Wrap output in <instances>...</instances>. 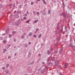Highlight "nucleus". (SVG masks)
Masks as SVG:
<instances>
[{"mask_svg": "<svg viewBox=\"0 0 75 75\" xmlns=\"http://www.w3.org/2000/svg\"><path fill=\"white\" fill-rule=\"evenodd\" d=\"M21 23V22L20 21H18L16 24V26L20 24Z\"/></svg>", "mask_w": 75, "mask_h": 75, "instance_id": "1", "label": "nucleus"}, {"mask_svg": "<svg viewBox=\"0 0 75 75\" xmlns=\"http://www.w3.org/2000/svg\"><path fill=\"white\" fill-rule=\"evenodd\" d=\"M69 64L68 63H65L64 68H67V67H68V66Z\"/></svg>", "mask_w": 75, "mask_h": 75, "instance_id": "2", "label": "nucleus"}, {"mask_svg": "<svg viewBox=\"0 0 75 75\" xmlns=\"http://www.w3.org/2000/svg\"><path fill=\"white\" fill-rule=\"evenodd\" d=\"M42 1H43L45 4H47V3H46V2H45V0H42Z\"/></svg>", "mask_w": 75, "mask_h": 75, "instance_id": "3", "label": "nucleus"}, {"mask_svg": "<svg viewBox=\"0 0 75 75\" xmlns=\"http://www.w3.org/2000/svg\"><path fill=\"white\" fill-rule=\"evenodd\" d=\"M62 48L61 50L60 51V54H62Z\"/></svg>", "mask_w": 75, "mask_h": 75, "instance_id": "4", "label": "nucleus"}, {"mask_svg": "<svg viewBox=\"0 0 75 75\" xmlns=\"http://www.w3.org/2000/svg\"><path fill=\"white\" fill-rule=\"evenodd\" d=\"M62 14L64 17H65V14L64 13H62Z\"/></svg>", "mask_w": 75, "mask_h": 75, "instance_id": "5", "label": "nucleus"}, {"mask_svg": "<svg viewBox=\"0 0 75 75\" xmlns=\"http://www.w3.org/2000/svg\"><path fill=\"white\" fill-rule=\"evenodd\" d=\"M42 36V35H41V34H40L39 35H38V38H41V37Z\"/></svg>", "mask_w": 75, "mask_h": 75, "instance_id": "6", "label": "nucleus"}, {"mask_svg": "<svg viewBox=\"0 0 75 75\" xmlns=\"http://www.w3.org/2000/svg\"><path fill=\"white\" fill-rule=\"evenodd\" d=\"M5 72H6V74H8V70H5Z\"/></svg>", "mask_w": 75, "mask_h": 75, "instance_id": "7", "label": "nucleus"}, {"mask_svg": "<svg viewBox=\"0 0 75 75\" xmlns=\"http://www.w3.org/2000/svg\"><path fill=\"white\" fill-rule=\"evenodd\" d=\"M32 35V33H29V36H31Z\"/></svg>", "mask_w": 75, "mask_h": 75, "instance_id": "8", "label": "nucleus"}, {"mask_svg": "<svg viewBox=\"0 0 75 75\" xmlns=\"http://www.w3.org/2000/svg\"><path fill=\"white\" fill-rule=\"evenodd\" d=\"M51 53V52H50L48 51L47 52V54L48 55H49V54H50Z\"/></svg>", "mask_w": 75, "mask_h": 75, "instance_id": "9", "label": "nucleus"}, {"mask_svg": "<svg viewBox=\"0 0 75 75\" xmlns=\"http://www.w3.org/2000/svg\"><path fill=\"white\" fill-rule=\"evenodd\" d=\"M37 22H38V20H36L35 21L34 23H36Z\"/></svg>", "mask_w": 75, "mask_h": 75, "instance_id": "10", "label": "nucleus"}, {"mask_svg": "<svg viewBox=\"0 0 75 75\" xmlns=\"http://www.w3.org/2000/svg\"><path fill=\"white\" fill-rule=\"evenodd\" d=\"M54 59H55V58H54V57H53L52 59V60L53 61H54Z\"/></svg>", "mask_w": 75, "mask_h": 75, "instance_id": "11", "label": "nucleus"}, {"mask_svg": "<svg viewBox=\"0 0 75 75\" xmlns=\"http://www.w3.org/2000/svg\"><path fill=\"white\" fill-rule=\"evenodd\" d=\"M23 20H27V18H26V17H23Z\"/></svg>", "mask_w": 75, "mask_h": 75, "instance_id": "12", "label": "nucleus"}, {"mask_svg": "<svg viewBox=\"0 0 75 75\" xmlns=\"http://www.w3.org/2000/svg\"><path fill=\"white\" fill-rule=\"evenodd\" d=\"M24 38V36L23 35H22V36L21 37V38Z\"/></svg>", "mask_w": 75, "mask_h": 75, "instance_id": "13", "label": "nucleus"}, {"mask_svg": "<svg viewBox=\"0 0 75 75\" xmlns=\"http://www.w3.org/2000/svg\"><path fill=\"white\" fill-rule=\"evenodd\" d=\"M29 21H30V20H28V21H26V23H29Z\"/></svg>", "mask_w": 75, "mask_h": 75, "instance_id": "14", "label": "nucleus"}, {"mask_svg": "<svg viewBox=\"0 0 75 75\" xmlns=\"http://www.w3.org/2000/svg\"><path fill=\"white\" fill-rule=\"evenodd\" d=\"M36 14L38 15V16H39V12H38Z\"/></svg>", "mask_w": 75, "mask_h": 75, "instance_id": "15", "label": "nucleus"}, {"mask_svg": "<svg viewBox=\"0 0 75 75\" xmlns=\"http://www.w3.org/2000/svg\"><path fill=\"white\" fill-rule=\"evenodd\" d=\"M16 33V32L15 31H13L12 32V34H14V33Z\"/></svg>", "mask_w": 75, "mask_h": 75, "instance_id": "16", "label": "nucleus"}, {"mask_svg": "<svg viewBox=\"0 0 75 75\" xmlns=\"http://www.w3.org/2000/svg\"><path fill=\"white\" fill-rule=\"evenodd\" d=\"M19 16L18 15H16V18H18Z\"/></svg>", "mask_w": 75, "mask_h": 75, "instance_id": "17", "label": "nucleus"}, {"mask_svg": "<svg viewBox=\"0 0 75 75\" xmlns=\"http://www.w3.org/2000/svg\"><path fill=\"white\" fill-rule=\"evenodd\" d=\"M50 10H49L48 11V14H50Z\"/></svg>", "mask_w": 75, "mask_h": 75, "instance_id": "18", "label": "nucleus"}, {"mask_svg": "<svg viewBox=\"0 0 75 75\" xmlns=\"http://www.w3.org/2000/svg\"><path fill=\"white\" fill-rule=\"evenodd\" d=\"M3 42H4V43H6V41L5 40H4L3 41Z\"/></svg>", "mask_w": 75, "mask_h": 75, "instance_id": "19", "label": "nucleus"}, {"mask_svg": "<svg viewBox=\"0 0 75 75\" xmlns=\"http://www.w3.org/2000/svg\"><path fill=\"white\" fill-rule=\"evenodd\" d=\"M9 36L10 37H12V35H9Z\"/></svg>", "mask_w": 75, "mask_h": 75, "instance_id": "20", "label": "nucleus"}, {"mask_svg": "<svg viewBox=\"0 0 75 75\" xmlns=\"http://www.w3.org/2000/svg\"><path fill=\"white\" fill-rule=\"evenodd\" d=\"M54 52H55V54H57V51H55Z\"/></svg>", "mask_w": 75, "mask_h": 75, "instance_id": "21", "label": "nucleus"}, {"mask_svg": "<svg viewBox=\"0 0 75 75\" xmlns=\"http://www.w3.org/2000/svg\"><path fill=\"white\" fill-rule=\"evenodd\" d=\"M9 66V65L8 64H7V65L6 66V67H8Z\"/></svg>", "mask_w": 75, "mask_h": 75, "instance_id": "22", "label": "nucleus"}, {"mask_svg": "<svg viewBox=\"0 0 75 75\" xmlns=\"http://www.w3.org/2000/svg\"><path fill=\"white\" fill-rule=\"evenodd\" d=\"M33 37H35H35H36V35H33Z\"/></svg>", "mask_w": 75, "mask_h": 75, "instance_id": "23", "label": "nucleus"}, {"mask_svg": "<svg viewBox=\"0 0 75 75\" xmlns=\"http://www.w3.org/2000/svg\"><path fill=\"white\" fill-rule=\"evenodd\" d=\"M2 69H5V67H3L2 68Z\"/></svg>", "mask_w": 75, "mask_h": 75, "instance_id": "24", "label": "nucleus"}, {"mask_svg": "<svg viewBox=\"0 0 75 75\" xmlns=\"http://www.w3.org/2000/svg\"><path fill=\"white\" fill-rule=\"evenodd\" d=\"M31 5H32L34 4V3L33 2H31Z\"/></svg>", "mask_w": 75, "mask_h": 75, "instance_id": "25", "label": "nucleus"}, {"mask_svg": "<svg viewBox=\"0 0 75 75\" xmlns=\"http://www.w3.org/2000/svg\"><path fill=\"white\" fill-rule=\"evenodd\" d=\"M19 7L20 8H21V5H20L19 6Z\"/></svg>", "mask_w": 75, "mask_h": 75, "instance_id": "26", "label": "nucleus"}, {"mask_svg": "<svg viewBox=\"0 0 75 75\" xmlns=\"http://www.w3.org/2000/svg\"><path fill=\"white\" fill-rule=\"evenodd\" d=\"M4 50H5V51L4 52H6V49H4Z\"/></svg>", "mask_w": 75, "mask_h": 75, "instance_id": "27", "label": "nucleus"}, {"mask_svg": "<svg viewBox=\"0 0 75 75\" xmlns=\"http://www.w3.org/2000/svg\"><path fill=\"white\" fill-rule=\"evenodd\" d=\"M1 7H2V5H1L0 6V8H1Z\"/></svg>", "mask_w": 75, "mask_h": 75, "instance_id": "28", "label": "nucleus"}, {"mask_svg": "<svg viewBox=\"0 0 75 75\" xmlns=\"http://www.w3.org/2000/svg\"><path fill=\"white\" fill-rule=\"evenodd\" d=\"M11 57H10V56H9V57H8V58L10 59V58Z\"/></svg>", "mask_w": 75, "mask_h": 75, "instance_id": "29", "label": "nucleus"}, {"mask_svg": "<svg viewBox=\"0 0 75 75\" xmlns=\"http://www.w3.org/2000/svg\"><path fill=\"white\" fill-rule=\"evenodd\" d=\"M37 31H36L35 32V34H36V33H37Z\"/></svg>", "mask_w": 75, "mask_h": 75, "instance_id": "30", "label": "nucleus"}, {"mask_svg": "<svg viewBox=\"0 0 75 75\" xmlns=\"http://www.w3.org/2000/svg\"><path fill=\"white\" fill-rule=\"evenodd\" d=\"M16 13V11H14V13Z\"/></svg>", "mask_w": 75, "mask_h": 75, "instance_id": "31", "label": "nucleus"}, {"mask_svg": "<svg viewBox=\"0 0 75 75\" xmlns=\"http://www.w3.org/2000/svg\"><path fill=\"white\" fill-rule=\"evenodd\" d=\"M25 16H27V14H25Z\"/></svg>", "mask_w": 75, "mask_h": 75, "instance_id": "32", "label": "nucleus"}, {"mask_svg": "<svg viewBox=\"0 0 75 75\" xmlns=\"http://www.w3.org/2000/svg\"><path fill=\"white\" fill-rule=\"evenodd\" d=\"M45 64V63H44V62H42V64Z\"/></svg>", "mask_w": 75, "mask_h": 75, "instance_id": "33", "label": "nucleus"}, {"mask_svg": "<svg viewBox=\"0 0 75 75\" xmlns=\"http://www.w3.org/2000/svg\"><path fill=\"white\" fill-rule=\"evenodd\" d=\"M30 44H31V42H29L28 43V44L29 45Z\"/></svg>", "mask_w": 75, "mask_h": 75, "instance_id": "34", "label": "nucleus"}, {"mask_svg": "<svg viewBox=\"0 0 75 75\" xmlns=\"http://www.w3.org/2000/svg\"><path fill=\"white\" fill-rule=\"evenodd\" d=\"M27 13L28 14V11H27Z\"/></svg>", "mask_w": 75, "mask_h": 75, "instance_id": "35", "label": "nucleus"}, {"mask_svg": "<svg viewBox=\"0 0 75 75\" xmlns=\"http://www.w3.org/2000/svg\"><path fill=\"white\" fill-rule=\"evenodd\" d=\"M36 30L37 31H38V28L36 29Z\"/></svg>", "mask_w": 75, "mask_h": 75, "instance_id": "36", "label": "nucleus"}, {"mask_svg": "<svg viewBox=\"0 0 75 75\" xmlns=\"http://www.w3.org/2000/svg\"><path fill=\"white\" fill-rule=\"evenodd\" d=\"M5 34V33H4V34H2V35H4Z\"/></svg>", "mask_w": 75, "mask_h": 75, "instance_id": "37", "label": "nucleus"}, {"mask_svg": "<svg viewBox=\"0 0 75 75\" xmlns=\"http://www.w3.org/2000/svg\"><path fill=\"white\" fill-rule=\"evenodd\" d=\"M58 25H59V23H58V24H57Z\"/></svg>", "mask_w": 75, "mask_h": 75, "instance_id": "38", "label": "nucleus"}, {"mask_svg": "<svg viewBox=\"0 0 75 75\" xmlns=\"http://www.w3.org/2000/svg\"><path fill=\"white\" fill-rule=\"evenodd\" d=\"M38 56H39V57H40V54H39V55H38Z\"/></svg>", "mask_w": 75, "mask_h": 75, "instance_id": "39", "label": "nucleus"}, {"mask_svg": "<svg viewBox=\"0 0 75 75\" xmlns=\"http://www.w3.org/2000/svg\"><path fill=\"white\" fill-rule=\"evenodd\" d=\"M13 7H15V5H14L13 6Z\"/></svg>", "mask_w": 75, "mask_h": 75, "instance_id": "40", "label": "nucleus"}, {"mask_svg": "<svg viewBox=\"0 0 75 75\" xmlns=\"http://www.w3.org/2000/svg\"><path fill=\"white\" fill-rule=\"evenodd\" d=\"M15 55H16V53H15Z\"/></svg>", "mask_w": 75, "mask_h": 75, "instance_id": "41", "label": "nucleus"}, {"mask_svg": "<svg viewBox=\"0 0 75 75\" xmlns=\"http://www.w3.org/2000/svg\"><path fill=\"white\" fill-rule=\"evenodd\" d=\"M10 1H11V0H9Z\"/></svg>", "mask_w": 75, "mask_h": 75, "instance_id": "42", "label": "nucleus"}, {"mask_svg": "<svg viewBox=\"0 0 75 75\" xmlns=\"http://www.w3.org/2000/svg\"><path fill=\"white\" fill-rule=\"evenodd\" d=\"M38 1H40V0H38Z\"/></svg>", "mask_w": 75, "mask_h": 75, "instance_id": "43", "label": "nucleus"}, {"mask_svg": "<svg viewBox=\"0 0 75 75\" xmlns=\"http://www.w3.org/2000/svg\"><path fill=\"white\" fill-rule=\"evenodd\" d=\"M51 51H52V49H51Z\"/></svg>", "mask_w": 75, "mask_h": 75, "instance_id": "44", "label": "nucleus"}, {"mask_svg": "<svg viewBox=\"0 0 75 75\" xmlns=\"http://www.w3.org/2000/svg\"><path fill=\"white\" fill-rule=\"evenodd\" d=\"M57 62H55V64H57Z\"/></svg>", "mask_w": 75, "mask_h": 75, "instance_id": "45", "label": "nucleus"}, {"mask_svg": "<svg viewBox=\"0 0 75 75\" xmlns=\"http://www.w3.org/2000/svg\"><path fill=\"white\" fill-rule=\"evenodd\" d=\"M24 75H28L27 74H25Z\"/></svg>", "mask_w": 75, "mask_h": 75, "instance_id": "46", "label": "nucleus"}, {"mask_svg": "<svg viewBox=\"0 0 75 75\" xmlns=\"http://www.w3.org/2000/svg\"><path fill=\"white\" fill-rule=\"evenodd\" d=\"M61 31H62V30H61Z\"/></svg>", "mask_w": 75, "mask_h": 75, "instance_id": "47", "label": "nucleus"}, {"mask_svg": "<svg viewBox=\"0 0 75 75\" xmlns=\"http://www.w3.org/2000/svg\"><path fill=\"white\" fill-rule=\"evenodd\" d=\"M12 5H10V6H12Z\"/></svg>", "mask_w": 75, "mask_h": 75, "instance_id": "48", "label": "nucleus"}, {"mask_svg": "<svg viewBox=\"0 0 75 75\" xmlns=\"http://www.w3.org/2000/svg\"><path fill=\"white\" fill-rule=\"evenodd\" d=\"M0 47H1V46L0 45Z\"/></svg>", "mask_w": 75, "mask_h": 75, "instance_id": "49", "label": "nucleus"}, {"mask_svg": "<svg viewBox=\"0 0 75 75\" xmlns=\"http://www.w3.org/2000/svg\"><path fill=\"white\" fill-rule=\"evenodd\" d=\"M33 14H34V13H33Z\"/></svg>", "mask_w": 75, "mask_h": 75, "instance_id": "50", "label": "nucleus"}, {"mask_svg": "<svg viewBox=\"0 0 75 75\" xmlns=\"http://www.w3.org/2000/svg\"><path fill=\"white\" fill-rule=\"evenodd\" d=\"M32 75H33V74H32Z\"/></svg>", "mask_w": 75, "mask_h": 75, "instance_id": "51", "label": "nucleus"}, {"mask_svg": "<svg viewBox=\"0 0 75 75\" xmlns=\"http://www.w3.org/2000/svg\"><path fill=\"white\" fill-rule=\"evenodd\" d=\"M58 28V29H59V28Z\"/></svg>", "mask_w": 75, "mask_h": 75, "instance_id": "52", "label": "nucleus"}]
</instances>
